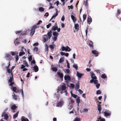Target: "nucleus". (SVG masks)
<instances>
[{
    "label": "nucleus",
    "mask_w": 121,
    "mask_h": 121,
    "mask_svg": "<svg viewBox=\"0 0 121 121\" xmlns=\"http://www.w3.org/2000/svg\"><path fill=\"white\" fill-rule=\"evenodd\" d=\"M48 45L47 44H46V47H45V52H48Z\"/></svg>",
    "instance_id": "34"
},
{
    "label": "nucleus",
    "mask_w": 121,
    "mask_h": 121,
    "mask_svg": "<svg viewBox=\"0 0 121 121\" xmlns=\"http://www.w3.org/2000/svg\"><path fill=\"white\" fill-rule=\"evenodd\" d=\"M17 108V107L15 105H13L11 107V109L12 110L14 111Z\"/></svg>",
    "instance_id": "23"
},
{
    "label": "nucleus",
    "mask_w": 121,
    "mask_h": 121,
    "mask_svg": "<svg viewBox=\"0 0 121 121\" xmlns=\"http://www.w3.org/2000/svg\"><path fill=\"white\" fill-rule=\"evenodd\" d=\"M52 71L55 72H56L58 70L57 68H56L54 67V66L53 65H52Z\"/></svg>",
    "instance_id": "24"
},
{
    "label": "nucleus",
    "mask_w": 121,
    "mask_h": 121,
    "mask_svg": "<svg viewBox=\"0 0 121 121\" xmlns=\"http://www.w3.org/2000/svg\"><path fill=\"white\" fill-rule=\"evenodd\" d=\"M57 37L56 36H54L53 37H52L53 40L55 41L56 40Z\"/></svg>",
    "instance_id": "49"
},
{
    "label": "nucleus",
    "mask_w": 121,
    "mask_h": 121,
    "mask_svg": "<svg viewBox=\"0 0 121 121\" xmlns=\"http://www.w3.org/2000/svg\"><path fill=\"white\" fill-rule=\"evenodd\" d=\"M66 71L67 73H70V70L69 69H67L66 70Z\"/></svg>",
    "instance_id": "59"
},
{
    "label": "nucleus",
    "mask_w": 121,
    "mask_h": 121,
    "mask_svg": "<svg viewBox=\"0 0 121 121\" xmlns=\"http://www.w3.org/2000/svg\"><path fill=\"white\" fill-rule=\"evenodd\" d=\"M12 56L11 55L8 53L6 54L5 56V58L6 60H11Z\"/></svg>",
    "instance_id": "4"
},
{
    "label": "nucleus",
    "mask_w": 121,
    "mask_h": 121,
    "mask_svg": "<svg viewBox=\"0 0 121 121\" xmlns=\"http://www.w3.org/2000/svg\"><path fill=\"white\" fill-rule=\"evenodd\" d=\"M13 99L15 100H16L17 99V96L15 95L14 93H13V95H12Z\"/></svg>",
    "instance_id": "33"
},
{
    "label": "nucleus",
    "mask_w": 121,
    "mask_h": 121,
    "mask_svg": "<svg viewBox=\"0 0 121 121\" xmlns=\"http://www.w3.org/2000/svg\"><path fill=\"white\" fill-rule=\"evenodd\" d=\"M88 43H87V44L89 45L90 47L93 48L94 46L93 42L91 41L90 40Z\"/></svg>",
    "instance_id": "11"
},
{
    "label": "nucleus",
    "mask_w": 121,
    "mask_h": 121,
    "mask_svg": "<svg viewBox=\"0 0 121 121\" xmlns=\"http://www.w3.org/2000/svg\"><path fill=\"white\" fill-rule=\"evenodd\" d=\"M39 45V43H35L33 44L34 46H37Z\"/></svg>",
    "instance_id": "56"
},
{
    "label": "nucleus",
    "mask_w": 121,
    "mask_h": 121,
    "mask_svg": "<svg viewBox=\"0 0 121 121\" xmlns=\"http://www.w3.org/2000/svg\"><path fill=\"white\" fill-rule=\"evenodd\" d=\"M101 91L100 90H97L96 92V94L97 95H98L101 94Z\"/></svg>",
    "instance_id": "43"
},
{
    "label": "nucleus",
    "mask_w": 121,
    "mask_h": 121,
    "mask_svg": "<svg viewBox=\"0 0 121 121\" xmlns=\"http://www.w3.org/2000/svg\"><path fill=\"white\" fill-rule=\"evenodd\" d=\"M92 53L95 54L96 56H98L99 53L98 51L95 50H93L92 51Z\"/></svg>",
    "instance_id": "12"
},
{
    "label": "nucleus",
    "mask_w": 121,
    "mask_h": 121,
    "mask_svg": "<svg viewBox=\"0 0 121 121\" xmlns=\"http://www.w3.org/2000/svg\"><path fill=\"white\" fill-rule=\"evenodd\" d=\"M10 83H11L9 84V85L10 86H11V87H12L13 85L14 84V82H12Z\"/></svg>",
    "instance_id": "58"
},
{
    "label": "nucleus",
    "mask_w": 121,
    "mask_h": 121,
    "mask_svg": "<svg viewBox=\"0 0 121 121\" xmlns=\"http://www.w3.org/2000/svg\"><path fill=\"white\" fill-rule=\"evenodd\" d=\"M11 89L14 92L16 93H17V89L16 87L14 86L13 87V88H12Z\"/></svg>",
    "instance_id": "21"
},
{
    "label": "nucleus",
    "mask_w": 121,
    "mask_h": 121,
    "mask_svg": "<svg viewBox=\"0 0 121 121\" xmlns=\"http://www.w3.org/2000/svg\"><path fill=\"white\" fill-rule=\"evenodd\" d=\"M61 49L62 51H65V47L64 46H62L61 48Z\"/></svg>",
    "instance_id": "57"
},
{
    "label": "nucleus",
    "mask_w": 121,
    "mask_h": 121,
    "mask_svg": "<svg viewBox=\"0 0 121 121\" xmlns=\"http://www.w3.org/2000/svg\"><path fill=\"white\" fill-rule=\"evenodd\" d=\"M24 49L25 51L26 50L23 47H22V48L21 49L22 52H20L19 54V56H21L25 54V52L23 51V50Z\"/></svg>",
    "instance_id": "5"
},
{
    "label": "nucleus",
    "mask_w": 121,
    "mask_h": 121,
    "mask_svg": "<svg viewBox=\"0 0 121 121\" xmlns=\"http://www.w3.org/2000/svg\"><path fill=\"white\" fill-rule=\"evenodd\" d=\"M71 50L70 48L68 46L65 47V51H66L70 52Z\"/></svg>",
    "instance_id": "29"
},
{
    "label": "nucleus",
    "mask_w": 121,
    "mask_h": 121,
    "mask_svg": "<svg viewBox=\"0 0 121 121\" xmlns=\"http://www.w3.org/2000/svg\"><path fill=\"white\" fill-rule=\"evenodd\" d=\"M80 87L79 85L78 84H76L75 87V89L76 90H78L79 88Z\"/></svg>",
    "instance_id": "32"
},
{
    "label": "nucleus",
    "mask_w": 121,
    "mask_h": 121,
    "mask_svg": "<svg viewBox=\"0 0 121 121\" xmlns=\"http://www.w3.org/2000/svg\"><path fill=\"white\" fill-rule=\"evenodd\" d=\"M73 98H76L77 97L78 95H76L74 94V95H73Z\"/></svg>",
    "instance_id": "63"
},
{
    "label": "nucleus",
    "mask_w": 121,
    "mask_h": 121,
    "mask_svg": "<svg viewBox=\"0 0 121 121\" xmlns=\"http://www.w3.org/2000/svg\"><path fill=\"white\" fill-rule=\"evenodd\" d=\"M104 115L106 117L110 116L111 115V112L109 110H106L104 112Z\"/></svg>",
    "instance_id": "3"
},
{
    "label": "nucleus",
    "mask_w": 121,
    "mask_h": 121,
    "mask_svg": "<svg viewBox=\"0 0 121 121\" xmlns=\"http://www.w3.org/2000/svg\"><path fill=\"white\" fill-rule=\"evenodd\" d=\"M13 73H11V76H10L9 79V82H12L13 80Z\"/></svg>",
    "instance_id": "14"
},
{
    "label": "nucleus",
    "mask_w": 121,
    "mask_h": 121,
    "mask_svg": "<svg viewBox=\"0 0 121 121\" xmlns=\"http://www.w3.org/2000/svg\"><path fill=\"white\" fill-rule=\"evenodd\" d=\"M42 22V21L40 20L36 24L34 25L32 27L30 34V35L31 36H32L35 33V30L36 29L39 27V26H38L37 25H39Z\"/></svg>",
    "instance_id": "1"
},
{
    "label": "nucleus",
    "mask_w": 121,
    "mask_h": 121,
    "mask_svg": "<svg viewBox=\"0 0 121 121\" xmlns=\"http://www.w3.org/2000/svg\"><path fill=\"white\" fill-rule=\"evenodd\" d=\"M56 45L53 44V45H50L49 46V48H50L51 50L52 51H53L54 49V47H55Z\"/></svg>",
    "instance_id": "19"
},
{
    "label": "nucleus",
    "mask_w": 121,
    "mask_h": 121,
    "mask_svg": "<svg viewBox=\"0 0 121 121\" xmlns=\"http://www.w3.org/2000/svg\"><path fill=\"white\" fill-rule=\"evenodd\" d=\"M57 73L61 79L63 78L64 75L62 73H61L60 72H57Z\"/></svg>",
    "instance_id": "16"
},
{
    "label": "nucleus",
    "mask_w": 121,
    "mask_h": 121,
    "mask_svg": "<svg viewBox=\"0 0 121 121\" xmlns=\"http://www.w3.org/2000/svg\"><path fill=\"white\" fill-rule=\"evenodd\" d=\"M58 28V27L57 26H53L52 28V30L54 31H55Z\"/></svg>",
    "instance_id": "31"
},
{
    "label": "nucleus",
    "mask_w": 121,
    "mask_h": 121,
    "mask_svg": "<svg viewBox=\"0 0 121 121\" xmlns=\"http://www.w3.org/2000/svg\"><path fill=\"white\" fill-rule=\"evenodd\" d=\"M73 67L76 70H78V66L76 64H74L73 65Z\"/></svg>",
    "instance_id": "40"
},
{
    "label": "nucleus",
    "mask_w": 121,
    "mask_h": 121,
    "mask_svg": "<svg viewBox=\"0 0 121 121\" xmlns=\"http://www.w3.org/2000/svg\"><path fill=\"white\" fill-rule=\"evenodd\" d=\"M63 104V100L60 101L59 102L57 103L56 106L60 107L62 106Z\"/></svg>",
    "instance_id": "7"
},
{
    "label": "nucleus",
    "mask_w": 121,
    "mask_h": 121,
    "mask_svg": "<svg viewBox=\"0 0 121 121\" xmlns=\"http://www.w3.org/2000/svg\"><path fill=\"white\" fill-rule=\"evenodd\" d=\"M100 121H105V119L102 118L101 119Z\"/></svg>",
    "instance_id": "64"
},
{
    "label": "nucleus",
    "mask_w": 121,
    "mask_h": 121,
    "mask_svg": "<svg viewBox=\"0 0 121 121\" xmlns=\"http://www.w3.org/2000/svg\"><path fill=\"white\" fill-rule=\"evenodd\" d=\"M21 120L22 121H29L27 118H24L23 117H22L21 118Z\"/></svg>",
    "instance_id": "26"
},
{
    "label": "nucleus",
    "mask_w": 121,
    "mask_h": 121,
    "mask_svg": "<svg viewBox=\"0 0 121 121\" xmlns=\"http://www.w3.org/2000/svg\"><path fill=\"white\" fill-rule=\"evenodd\" d=\"M48 15L49 13L48 12L46 13L44 15V16H46L47 17H48Z\"/></svg>",
    "instance_id": "61"
},
{
    "label": "nucleus",
    "mask_w": 121,
    "mask_h": 121,
    "mask_svg": "<svg viewBox=\"0 0 121 121\" xmlns=\"http://www.w3.org/2000/svg\"><path fill=\"white\" fill-rule=\"evenodd\" d=\"M34 69L35 72H38L39 70V68L37 66H35L33 67Z\"/></svg>",
    "instance_id": "22"
},
{
    "label": "nucleus",
    "mask_w": 121,
    "mask_h": 121,
    "mask_svg": "<svg viewBox=\"0 0 121 121\" xmlns=\"http://www.w3.org/2000/svg\"><path fill=\"white\" fill-rule=\"evenodd\" d=\"M53 35L54 36L57 37L58 35V33L56 31H54L53 32Z\"/></svg>",
    "instance_id": "30"
},
{
    "label": "nucleus",
    "mask_w": 121,
    "mask_h": 121,
    "mask_svg": "<svg viewBox=\"0 0 121 121\" xmlns=\"http://www.w3.org/2000/svg\"><path fill=\"white\" fill-rule=\"evenodd\" d=\"M101 77L103 79H105L107 77L106 75L105 74H103L101 76Z\"/></svg>",
    "instance_id": "35"
},
{
    "label": "nucleus",
    "mask_w": 121,
    "mask_h": 121,
    "mask_svg": "<svg viewBox=\"0 0 121 121\" xmlns=\"http://www.w3.org/2000/svg\"><path fill=\"white\" fill-rule=\"evenodd\" d=\"M55 10L56 11V13H54V15L52 16L51 19L50 20V21L53 18L56 17L58 15V10L56 9H55Z\"/></svg>",
    "instance_id": "6"
},
{
    "label": "nucleus",
    "mask_w": 121,
    "mask_h": 121,
    "mask_svg": "<svg viewBox=\"0 0 121 121\" xmlns=\"http://www.w3.org/2000/svg\"><path fill=\"white\" fill-rule=\"evenodd\" d=\"M47 35H43L44 37H43V41L44 42L48 41V39H50L52 35V34H50V33H48L47 34Z\"/></svg>",
    "instance_id": "2"
},
{
    "label": "nucleus",
    "mask_w": 121,
    "mask_h": 121,
    "mask_svg": "<svg viewBox=\"0 0 121 121\" xmlns=\"http://www.w3.org/2000/svg\"><path fill=\"white\" fill-rule=\"evenodd\" d=\"M100 85V84L99 83L97 84L96 86L97 88H99Z\"/></svg>",
    "instance_id": "60"
},
{
    "label": "nucleus",
    "mask_w": 121,
    "mask_h": 121,
    "mask_svg": "<svg viewBox=\"0 0 121 121\" xmlns=\"http://www.w3.org/2000/svg\"><path fill=\"white\" fill-rule=\"evenodd\" d=\"M34 51H35L36 52H37L38 51V48L37 47H35L33 49Z\"/></svg>",
    "instance_id": "47"
},
{
    "label": "nucleus",
    "mask_w": 121,
    "mask_h": 121,
    "mask_svg": "<svg viewBox=\"0 0 121 121\" xmlns=\"http://www.w3.org/2000/svg\"><path fill=\"white\" fill-rule=\"evenodd\" d=\"M24 64L26 65V66L27 67H28L29 66V65H28L26 61H24Z\"/></svg>",
    "instance_id": "50"
},
{
    "label": "nucleus",
    "mask_w": 121,
    "mask_h": 121,
    "mask_svg": "<svg viewBox=\"0 0 121 121\" xmlns=\"http://www.w3.org/2000/svg\"><path fill=\"white\" fill-rule=\"evenodd\" d=\"M19 59V57L17 55L16 56V62H17V61Z\"/></svg>",
    "instance_id": "52"
},
{
    "label": "nucleus",
    "mask_w": 121,
    "mask_h": 121,
    "mask_svg": "<svg viewBox=\"0 0 121 121\" xmlns=\"http://www.w3.org/2000/svg\"><path fill=\"white\" fill-rule=\"evenodd\" d=\"M83 4L86 8H88V0H86L85 1H84Z\"/></svg>",
    "instance_id": "15"
},
{
    "label": "nucleus",
    "mask_w": 121,
    "mask_h": 121,
    "mask_svg": "<svg viewBox=\"0 0 121 121\" xmlns=\"http://www.w3.org/2000/svg\"><path fill=\"white\" fill-rule=\"evenodd\" d=\"M74 28L76 29H77L78 30H79V25L78 24H75L74 25Z\"/></svg>",
    "instance_id": "28"
},
{
    "label": "nucleus",
    "mask_w": 121,
    "mask_h": 121,
    "mask_svg": "<svg viewBox=\"0 0 121 121\" xmlns=\"http://www.w3.org/2000/svg\"><path fill=\"white\" fill-rule=\"evenodd\" d=\"M78 91L80 94H82L83 92L80 89H79Z\"/></svg>",
    "instance_id": "51"
},
{
    "label": "nucleus",
    "mask_w": 121,
    "mask_h": 121,
    "mask_svg": "<svg viewBox=\"0 0 121 121\" xmlns=\"http://www.w3.org/2000/svg\"><path fill=\"white\" fill-rule=\"evenodd\" d=\"M84 75L83 74L80 73L78 72H77V75L79 78H81L82 76Z\"/></svg>",
    "instance_id": "18"
},
{
    "label": "nucleus",
    "mask_w": 121,
    "mask_h": 121,
    "mask_svg": "<svg viewBox=\"0 0 121 121\" xmlns=\"http://www.w3.org/2000/svg\"><path fill=\"white\" fill-rule=\"evenodd\" d=\"M11 54L12 56H14L16 54L15 52H11Z\"/></svg>",
    "instance_id": "55"
},
{
    "label": "nucleus",
    "mask_w": 121,
    "mask_h": 121,
    "mask_svg": "<svg viewBox=\"0 0 121 121\" xmlns=\"http://www.w3.org/2000/svg\"><path fill=\"white\" fill-rule=\"evenodd\" d=\"M4 118L6 120H7L8 118L9 117L8 115L7 114H5L4 115Z\"/></svg>",
    "instance_id": "38"
},
{
    "label": "nucleus",
    "mask_w": 121,
    "mask_h": 121,
    "mask_svg": "<svg viewBox=\"0 0 121 121\" xmlns=\"http://www.w3.org/2000/svg\"><path fill=\"white\" fill-rule=\"evenodd\" d=\"M14 43L15 45H16L17 44H18L19 43V39L18 38H17L16 39V40L14 41Z\"/></svg>",
    "instance_id": "20"
},
{
    "label": "nucleus",
    "mask_w": 121,
    "mask_h": 121,
    "mask_svg": "<svg viewBox=\"0 0 121 121\" xmlns=\"http://www.w3.org/2000/svg\"><path fill=\"white\" fill-rule=\"evenodd\" d=\"M66 62L67 63V67L68 68H70V66H69V62L67 60H66Z\"/></svg>",
    "instance_id": "45"
},
{
    "label": "nucleus",
    "mask_w": 121,
    "mask_h": 121,
    "mask_svg": "<svg viewBox=\"0 0 121 121\" xmlns=\"http://www.w3.org/2000/svg\"><path fill=\"white\" fill-rule=\"evenodd\" d=\"M121 13V11L120 9H118L117 10V14L118 15L120 14Z\"/></svg>",
    "instance_id": "44"
},
{
    "label": "nucleus",
    "mask_w": 121,
    "mask_h": 121,
    "mask_svg": "<svg viewBox=\"0 0 121 121\" xmlns=\"http://www.w3.org/2000/svg\"><path fill=\"white\" fill-rule=\"evenodd\" d=\"M76 102L78 104V106L80 102V99L79 97H78L76 99Z\"/></svg>",
    "instance_id": "25"
},
{
    "label": "nucleus",
    "mask_w": 121,
    "mask_h": 121,
    "mask_svg": "<svg viewBox=\"0 0 121 121\" xmlns=\"http://www.w3.org/2000/svg\"><path fill=\"white\" fill-rule=\"evenodd\" d=\"M19 112L17 111L16 114H14L13 116V118L14 119H15L18 116V113Z\"/></svg>",
    "instance_id": "27"
},
{
    "label": "nucleus",
    "mask_w": 121,
    "mask_h": 121,
    "mask_svg": "<svg viewBox=\"0 0 121 121\" xmlns=\"http://www.w3.org/2000/svg\"><path fill=\"white\" fill-rule=\"evenodd\" d=\"M73 121H80V119L78 117H76L75 118Z\"/></svg>",
    "instance_id": "39"
},
{
    "label": "nucleus",
    "mask_w": 121,
    "mask_h": 121,
    "mask_svg": "<svg viewBox=\"0 0 121 121\" xmlns=\"http://www.w3.org/2000/svg\"><path fill=\"white\" fill-rule=\"evenodd\" d=\"M98 107V110H101V105L99 104H98L97 105Z\"/></svg>",
    "instance_id": "42"
},
{
    "label": "nucleus",
    "mask_w": 121,
    "mask_h": 121,
    "mask_svg": "<svg viewBox=\"0 0 121 121\" xmlns=\"http://www.w3.org/2000/svg\"><path fill=\"white\" fill-rule=\"evenodd\" d=\"M39 10L41 12H43L44 10V9L42 7H40L39 9Z\"/></svg>",
    "instance_id": "41"
},
{
    "label": "nucleus",
    "mask_w": 121,
    "mask_h": 121,
    "mask_svg": "<svg viewBox=\"0 0 121 121\" xmlns=\"http://www.w3.org/2000/svg\"><path fill=\"white\" fill-rule=\"evenodd\" d=\"M94 80V83L95 84H97L98 83V81L97 80Z\"/></svg>",
    "instance_id": "54"
},
{
    "label": "nucleus",
    "mask_w": 121,
    "mask_h": 121,
    "mask_svg": "<svg viewBox=\"0 0 121 121\" xmlns=\"http://www.w3.org/2000/svg\"><path fill=\"white\" fill-rule=\"evenodd\" d=\"M83 21L84 22L86 19V15L84 14L83 16Z\"/></svg>",
    "instance_id": "36"
},
{
    "label": "nucleus",
    "mask_w": 121,
    "mask_h": 121,
    "mask_svg": "<svg viewBox=\"0 0 121 121\" xmlns=\"http://www.w3.org/2000/svg\"><path fill=\"white\" fill-rule=\"evenodd\" d=\"M28 59L29 61H31L32 60V56L30 55L28 57Z\"/></svg>",
    "instance_id": "48"
},
{
    "label": "nucleus",
    "mask_w": 121,
    "mask_h": 121,
    "mask_svg": "<svg viewBox=\"0 0 121 121\" xmlns=\"http://www.w3.org/2000/svg\"><path fill=\"white\" fill-rule=\"evenodd\" d=\"M7 71L9 73H12V70H11L10 69L8 68L7 69Z\"/></svg>",
    "instance_id": "46"
},
{
    "label": "nucleus",
    "mask_w": 121,
    "mask_h": 121,
    "mask_svg": "<svg viewBox=\"0 0 121 121\" xmlns=\"http://www.w3.org/2000/svg\"><path fill=\"white\" fill-rule=\"evenodd\" d=\"M51 24L50 23H49L48 25H47L46 26L47 28H48L50 27V26H51Z\"/></svg>",
    "instance_id": "53"
},
{
    "label": "nucleus",
    "mask_w": 121,
    "mask_h": 121,
    "mask_svg": "<svg viewBox=\"0 0 121 121\" xmlns=\"http://www.w3.org/2000/svg\"><path fill=\"white\" fill-rule=\"evenodd\" d=\"M72 14L71 15V17L72 19L73 20L74 22H75L76 21V18L74 17V13L73 12L72 13Z\"/></svg>",
    "instance_id": "8"
},
{
    "label": "nucleus",
    "mask_w": 121,
    "mask_h": 121,
    "mask_svg": "<svg viewBox=\"0 0 121 121\" xmlns=\"http://www.w3.org/2000/svg\"><path fill=\"white\" fill-rule=\"evenodd\" d=\"M65 80H68L69 81H70L71 80L70 77L69 75H65L64 76Z\"/></svg>",
    "instance_id": "17"
},
{
    "label": "nucleus",
    "mask_w": 121,
    "mask_h": 121,
    "mask_svg": "<svg viewBox=\"0 0 121 121\" xmlns=\"http://www.w3.org/2000/svg\"><path fill=\"white\" fill-rule=\"evenodd\" d=\"M66 88V86L65 85H63L62 86L61 89V90H60L59 89H57L58 92L59 91H63L64 90H65Z\"/></svg>",
    "instance_id": "10"
},
{
    "label": "nucleus",
    "mask_w": 121,
    "mask_h": 121,
    "mask_svg": "<svg viewBox=\"0 0 121 121\" xmlns=\"http://www.w3.org/2000/svg\"><path fill=\"white\" fill-rule=\"evenodd\" d=\"M88 109H87L85 108L83 109V112H88Z\"/></svg>",
    "instance_id": "62"
},
{
    "label": "nucleus",
    "mask_w": 121,
    "mask_h": 121,
    "mask_svg": "<svg viewBox=\"0 0 121 121\" xmlns=\"http://www.w3.org/2000/svg\"><path fill=\"white\" fill-rule=\"evenodd\" d=\"M87 23L90 24L92 22V20L91 17L90 16H89L88 17L87 20Z\"/></svg>",
    "instance_id": "13"
},
{
    "label": "nucleus",
    "mask_w": 121,
    "mask_h": 121,
    "mask_svg": "<svg viewBox=\"0 0 121 121\" xmlns=\"http://www.w3.org/2000/svg\"><path fill=\"white\" fill-rule=\"evenodd\" d=\"M64 61V58L61 57L60 58L59 60V63H61L63 62Z\"/></svg>",
    "instance_id": "37"
},
{
    "label": "nucleus",
    "mask_w": 121,
    "mask_h": 121,
    "mask_svg": "<svg viewBox=\"0 0 121 121\" xmlns=\"http://www.w3.org/2000/svg\"><path fill=\"white\" fill-rule=\"evenodd\" d=\"M91 77L93 79H97V77L95 76L94 73L92 72H91Z\"/></svg>",
    "instance_id": "9"
}]
</instances>
